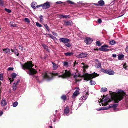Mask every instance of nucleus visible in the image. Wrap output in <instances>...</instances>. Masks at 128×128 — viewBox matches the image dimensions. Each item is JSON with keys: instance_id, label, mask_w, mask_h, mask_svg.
<instances>
[{"instance_id": "obj_60", "label": "nucleus", "mask_w": 128, "mask_h": 128, "mask_svg": "<svg viewBox=\"0 0 128 128\" xmlns=\"http://www.w3.org/2000/svg\"><path fill=\"white\" fill-rule=\"evenodd\" d=\"M126 52H128V46L126 47Z\"/></svg>"}, {"instance_id": "obj_22", "label": "nucleus", "mask_w": 128, "mask_h": 128, "mask_svg": "<svg viewBox=\"0 0 128 128\" xmlns=\"http://www.w3.org/2000/svg\"><path fill=\"white\" fill-rule=\"evenodd\" d=\"M52 63L53 64L52 68L54 70H56L58 67V65L53 62H52Z\"/></svg>"}, {"instance_id": "obj_18", "label": "nucleus", "mask_w": 128, "mask_h": 128, "mask_svg": "<svg viewBox=\"0 0 128 128\" xmlns=\"http://www.w3.org/2000/svg\"><path fill=\"white\" fill-rule=\"evenodd\" d=\"M11 77L12 79H11L10 78H9V80L10 82H13L14 80V79L15 78L16 76V74L15 73H13L11 74Z\"/></svg>"}, {"instance_id": "obj_63", "label": "nucleus", "mask_w": 128, "mask_h": 128, "mask_svg": "<svg viewBox=\"0 0 128 128\" xmlns=\"http://www.w3.org/2000/svg\"><path fill=\"white\" fill-rule=\"evenodd\" d=\"M16 26V24H11L10 25V26H12V27H14V26Z\"/></svg>"}, {"instance_id": "obj_31", "label": "nucleus", "mask_w": 128, "mask_h": 128, "mask_svg": "<svg viewBox=\"0 0 128 128\" xmlns=\"http://www.w3.org/2000/svg\"><path fill=\"white\" fill-rule=\"evenodd\" d=\"M36 3V2H33L31 4V5L32 7L34 9H35V6Z\"/></svg>"}, {"instance_id": "obj_10", "label": "nucleus", "mask_w": 128, "mask_h": 128, "mask_svg": "<svg viewBox=\"0 0 128 128\" xmlns=\"http://www.w3.org/2000/svg\"><path fill=\"white\" fill-rule=\"evenodd\" d=\"M50 6V4L49 2H46L43 4H42V6L43 9H46L48 8Z\"/></svg>"}, {"instance_id": "obj_48", "label": "nucleus", "mask_w": 128, "mask_h": 128, "mask_svg": "<svg viewBox=\"0 0 128 128\" xmlns=\"http://www.w3.org/2000/svg\"><path fill=\"white\" fill-rule=\"evenodd\" d=\"M49 36H50V37L53 39H56V37H55L54 36L52 35H51V34H50Z\"/></svg>"}, {"instance_id": "obj_11", "label": "nucleus", "mask_w": 128, "mask_h": 128, "mask_svg": "<svg viewBox=\"0 0 128 128\" xmlns=\"http://www.w3.org/2000/svg\"><path fill=\"white\" fill-rule=\"evenodd\" d=\"M20 80L18 79L17 81H16L13 83L12 85L13 90H15L17 87V85L18 82H20Z\"/></svg>"}, {"instance_id": "obj_25", "label": "nucleus", "mask_w": 128, "mask_h": 128, "mask_svg": "<svg viewBox=\"0 0 128 128\" xmlns=\"http://www.w3.org/2000/svg\"><path fill=\"white\" fill-rule=\"evenodd\" d=\"M124 55L122 54L118 55V59L119 60H122V59L124 58Z\"/></svg>"}, {"instance_id": "obj_55", "label": "nucleus", "mask_w": 128, "mask_h": 128, "mask_svg": "<svg viewBox=\"0 0 128 128\" xmlns=\"http://www.w3.org/2000/svg\"><path fill=\"white\" fill-rule=\"evenodd\" d=\"M98 21L99 24L101 23L102 22V20L100 18H99L98 20Z\"/></svg>"}, {"instance_id": "obj_45", "label": "nucleus", "mask_w": 128, "mask_h": 128, "mask_svg": "<svg viewBox=\"0 0 128 128\" xmlns=\"http://www.w3.org/2000/svg\"><path fill=\"white\" fill-rule=\"evenodd\" d=\"M126 102L127 105L128 106V95L126 97Z\"/></svg>"}, {"instance_id": "obj_14", "label": "nucleus", "mask_w": 128, "mask_h": 128, "mask_svg": "<svg viewBox=\"0 0 128 128\" xmlns=\"http://www.w3.org/2000/svg\"><path fill=\"white\" fill-rule=\"evenodd\" d=\"M64 25L66 26H72L73 24V22L71 20H64Z\"/></svg>"}, {"instance_id": "obj_64", "label": "nucleus", "mask_w": 128, "mask_h": 128, "mask_svg": "<svg viewBox=\"0 0 128 128\" xmlns=\"http://www.w3.org/2000/svg\"><path fill=\"white\" fill-rule=\"evenodd\" d=\"M86 94L88 96L89 95V93L88 92H86Z\"/></svg>"}, {"instance_id": "obj_5", "label": "nucleus", "mask_w": 128, "mask_h": 128, "mask_svg": "<svg viewBox=\"0 0 128 128\" xmlns=\"http://www.w3.org/2000/svg\"><path fill=\"white\" fill-rule=\"evenodd\" d=\"M97 76L98 74L96 73H94L92 74H87L84 76V80L88 81Z\"/></svg>"}, {"instance_id": "obj_34", "label": "nucleus", "mask_w": 128, "mask_h": 128, "mask_svg": "<svg viewBox=\"0 0 128 128\" xmlns=\"http://www.w3.org/2000/svg\"><path fill=\"white\" fill-rule=\"evenodd\" d=\"M90 84L92 85H94L96 84V82L94 80H90Z\"/></svg>"}, {"instance_id": "obj_44", "label": "nucleus", "mask_w": 128, "mask_h": 128, "mask_svg": "<svg viewBox=\"0 0 128 128\" xmlns=\"http://www.w3.org/2000/svg\"><path fill=\"white\" fill-rule=\"evenodd\" d=\"M4 10L6 12L8 13H10L11 12V10L7 9L6 8H5Z\"/></svg>"}, {"instance_id": "obj_23", "label": "nucleus", "mask_w": 128, "mask_h": 128, "mask_svg": "<svg viewBox=\"0 0 128 128\" xmlns=\"http://www.w3.org/2000/svg\"><path fill=\"white\" fill-rule=\"evenodd\" d=\"M87 55L88 54H87L82 53L80 54L79 55V56L80 58H84L86 57Z\"/></svg>"}, {"instance_id": "obj_27", "label": "nucleus", "mask_w": 128, "mask_h": 128, "mask_svg": "<svg viewBox=\"0 0 128 128\" xmlns=\"http://www.w3.org/2000/svg\"><path fill=\"white\" fill-rule=\"evenodd\" d=\"M64 54L66 56H70L71 55H72L73 53L72 52H64Z\"/></svg>"}, {"instance_id": "obj_26", "label": "nucleus", "mask_w": 128, "mask_h": 128, "mask_svg": "<svg viewBox=\"0 0 128 128\" xmlns=\"http://www.w3.org/2000/svg\"><path fill=\"white\" fill-rule=\"evenodd\" d=\"M118 104H110L108 107L107 108H108V109L110 108H115L118 105Z\"/></svg>"}, {"instance_id": "obj_6", "label": "nucleus", "mask_w": 128, "mask_h": 128, "mask_svg": "<svg viewBox=\"0 0 128 128\" xmlns=\"http://www.w3.org/2000/svg\"><path fill=\"white\" fill-rule=\"evenodd\" d=\"M98 102L99 104L101 103L102 106H106L108 104V103L109 102L108 99L106 97L102 98L99 100Z\"/></svg>"}, {"instance_id": "obj_35", "label": "nucleus", "mask_w": 128, "mask_h": 128, "mask_svg": "<svg viewBox=\"0 0 128 128\" xmlns=\"http://www.w3.org/2000/svg\"><path fill=\"white\" fill-rule=\"evenodd\" d=\"M61 98L62 100L64 102H65L66 99V97L65 95H63L61 96Z\"/></svg>"}, {"instance_id": "obj_51", "label": "nucleus", "mask_w": 128, "mask_h": 128, "mask_svg": "<svg viewBox=\"0 0 128 128\" xmlns=\"http://www.w3.org/2000/svg\"><path fill=\"white\" fill-rule=\"evenodd\" d=\"M67 2L68 3L72 4H74V2L69 0L67 1Z\"/></svg>"}, {"instance_id": "obj_41", "label": "nucleus", "mask_w": 128, "mask_h": 128, "mask_svg": "<svg viewBox=\"0 0 128 128\" xmlns=\"http://www.w3.org/2000/svg\"><path fill=\"white\" fill-rule=\"evenodd\" d=\"M44 26H45V27L48 30V31L49 32H50V31L49 28L47 24H44Z\"/></svg>"}, {"instance_id": "obj_52", "label": "nucleus", "mask_w": 128, "mask_h": 128, "mask_svg": "<svg viewBox=\"0 0 128 128\" xmlns=\"http://www.w3.org/2000/svg\"><path fill=\"white\" fill-rule=\"evenodd\" d=\"M18 47H19V49H20L22 50H24V48L22 46L19 45V46Z\"/></svg>"}, {"instance_id": "obj_17", "label": "nucleus", "mask_w": 128, "mask_h": 128, "mask_svg": "<svg viewBox=\"0 0 128 128\" xmlns=\"http://www.w3.org/2000/svg\"><path fill=\"white\" fill-rule=\"evenodd\" d=\"M106 71V74L109 75H113L114 74V71L111 70L107 69Z\"/></svg>"}, {"instance_id": "obj_53", "label": "nucleus", "mask_w": 128, "mask_h": 128, "mask_svg": "<svg viewBox=\"0 0 128 128\" xmlns=\"http://www.w3.org/2000/svg\"><path fill=\"white\" fill-rule=\"evenodd\" d=\"M42 6V4L37 5L35 7V9L38 8H39L40 7Z\"/></svg>"}, {"instance_id": "obj_59", "label": "nucleus", "mask_w": 128, "mask_h": 128, "mask_svg": "<svg viewBox=\"0 0 128 128\" xmlns=\"http://www.w3.org/2000/svg\"><path fill=\"white\" fill-rule=\"evenodd\" d=\"M112 57L115 58H116V54H113L112 55Z\"/></svg>"}, {"instance_id": "obj_33", "label": "nucleus", "mask_w": 128, "mask_h": 128, "mask_svg": "<svg viewBox=\"0 0 128 128\" xmlns=\"http://www.w3.org/2000/svg\"><path fill=\"white\" fill-rule=\"evenodd\" d=\"M82 65H83V66H82V68H83L84 69H86L88 68V66L87 65H86L84 63H82Z\"/></svg>"}, {"instance_id": "obj_3", "label": "nucleus", "mask_w": 128, "mask_h": 128, "mask_svg": "<svg viewBox=\"0 0 128 128\" xmlns=\"http://www.w3.org/2000/svg\"><path fill=\"white\" fill-rule=\"evenodd\" d=\"M78 77V75L76 73L71 74L70 72L67 70H65L64 72L61 75L59 76V77H61L62 78H68L69 80L71 82L73 80L72 77H73L75 78L76 81H77L76 78Z\"/></svg>"}, {"instance_id": "obj_19", "label": "nucleus", "mask_w": 128, "mask_h": 128, "mask_svg": "<svg viewBox=\"0 0 128 128\" xmlns=\"http://www.w3.org/2000/svg\"><path fill=\"white\" fill-rule=\"evenodd\" d=\"M70 110L68 106H66L64 110V113L65 114L67 115L69 112Z\"/></svg>"}, {"instance_id": "obj_12", "label": "nucleus", "mask_w": 128, "mask_h": 128, "mask_svg": "<svg viewBox=\"0 0 128 128\" xmlns=\"http://www.w3.org/2000/svg\"><path fill=\"white\" fill-rule=\"evenodd\" d=\"M84 42L86 44H89L93 41L92 39L89 37H86L84 40Z\"/></svg>"}, {"instance_id": "obj_61", "label": "nucleus", "mask_w": 128, "mask_h": 128, "mask_svg": "<svg viewBox=\"0 0 128 128\" xmlns=\"http://www.w3.org/2000/svg\"><path fill=\"white\" fill-rule=\"evenodd\" d=\"M3 114V112L2 111H1L0 112V116H1Z\"/></svg>"}, {"instance_id": "obj_57", "label": "nucleus", "mask_w": 128, "mask_h": 128, "mask_svg": "<svg viewBox=\"0 0 128 128\" xmlns=\"http://www.w3.org/2000/svg\"><path fill=\"white\" fill-rule=\"evenodd\" d=\"M14 68L12 67H10L8 68V70H12Z\"/></svg>"}, {"instance_id": "obj_2", "label": "nucleus", "mask_w": 128, "mask_h": 128, "mask_svg": "<svg viewBox=\"0 0 128 128\" xmlns=\"http://www.w3.org/2000/svg\"><path fill=\"white\" fill-rule=\"evenodd\" d=\"M53 76L52 74L48 72H45L42 73V76H35V77L37 81L40 83L44 79L48 81L50 80L53 78Z\"/></svg>"}, {"instance_id": "obj_46", "label": "nucleus", "mask_w": 128, "mask_h": 128, "mask_svg": "<svg viewBox=\"0 0 128 128\" xmlns=\"http://www.w3.org/2000/svg\"><path fill=\"white\" fill-rule=\"evenodd\" d=\"M96 44L98 46H100L101 45V44L100 42L98 41H97L96 42Z\"/></svg>"}, {"instance_id": "obj_20", "label": "nucleus", "mask_w": 128, "mask_h": 128, "mask_svg": "<svg viewBox=\"0 0 128 128\" xmlns=\"http://www.w3.org/2000/svg\"><path fill=\"white\" fill-rule=\"evenodd\" d=\"M97 60L98 62V63L96 64L95 66L96 68H100L102 67L101 63L98 61V60Z\"/></svg>"}, {"instance_id": "obj_58", "label": "nucleus", "mask_w": 128, "mask_h": 128, "mask_svg": "<svg viewBox=\"0 0 128 128\" xmlns=\"http://www.w3.org/2000/svg\"><path fill=\"white\" fill-rule=\"evenodd\" d=\"M62 3V2L61 1H58L56 2V4H60Z\"/></svg>"}, {"instance_id": "obj_38", "label": "nucleus", "mask_w": 128, "mask_h": 128, "mask_svg": "<svg viewBox=\"0 0 128 128\" xmlns=\"http://www.w3.org/2000/svg\"><path fill=\"white\" fill-rule=\"evenodd\" d=\"M18 104V103L17 102H14L12 104V106L14 107H16L17 106Z\"/></svg>"}, {"instance_id": "obj_62", "label": "nucleus", "mask_w": 128, "mask_h": 128, "mask_svg": "<svg viewBox=\"0 0 128 128\" xmlns=\"http://www.w3.org/2000/svg\"><path fill=\"white\" fill-rule=\"evenodd\" d=\"M14 53L17 56H18V53L17 52H14Z\"/></svg>"}, {"instance_id": "obj_43", "label": "nucleus", "mask_w": 128, "mask_h": 128, "mask_svg": "<svg viewBox=\"0 0 128 128\" xmlns=\"http://www.w3.org/2000/svg\"><path fill=\"white\" fill-rule=\"evenodd\" d=\"M128 66H126V64L125 63H124L123 65V67L126 70H127L128 68H127V67Z\"/></svg>"}, {"instance_id": "obj_29", "label": "nucleus", "mask_w": 128, "mask_h": 128, "mask_svg": "<svg viewBox=\"0 0 128 128\" xmlns=\"http://www.w3.org/2000/svg\"><path fill=\"white\" fill-rule=\"evenodd\" d=\"M63 66H65L66 68H67L68 66V62H63Z\"/></svg>"}, {"instance_id": "obj_9", "label": "nucleus", "mask_w": 128, "mask_h": 128, "mask_svg": "<svg viewBox=\"0 0 128 128\" xmlns=\"http://www.w3.org/2000/svg\"><path fill=\"white\" fill-rule=\"evenodd\" d=\"M59 40L60 42L66 44V43H68L69 42V40L67 38H60Z\"/></svg>"}, {"instance_id": "obj_21", "label": "nucleus", "mask_w": 128, "mask_h": 128, "mask_svg": "<svg viewBox=\"0 0 128 128\" xmlns=\"http://www.w3.org/2000/svg\"><path fill=\"white\" fill-rule=\"evenodd\" d=\"M2 50L4 51V52L6 54H8L10 53V50L8 48H4L2 49Z\"/></svg>"}, {"instance_id": "obj_8", "label": "nucleus", "mask_w": 128, "mask_h": 128, "mask_svg": "<svg viewBox=\"0 0 128 128\" xmlns=\"http://www.w3.org/2000/svg\"><path fill=\"white\" fill-rule=\"evenodd\" d=\"M79 90H76L73 93L72 96V98L73 101H74L75 100L76 98L79 94Z\"/></svg>"}, {"instance_id": "obj_16", "label": "nucleus", "mask_w": 128, "mask_h": 128, "mask_svg": "<svg viewBox=\"0 0 128 128\" xmlns=\"http://www.w3.org/2000/svg\"><path fill=\"white\" fill-rule=\"evenodd\" d=\"M7 102L6 100L4 98L2 99L1 102V104L2 106H4L7 104Z\"/></svg>"}, {"instance_id": "obj_13", "label": "nucleus", "mask_w": 128, "mask_h": 128, "mask_svg": "<svg viewBox=\"0 0 128 128\" xmlns=\"http://www.w3.org/2000/svg\"><path fill=\"white\" fill-rule=\"evenodd\" d=\"M88 96H82L79 98L80 101V103L82 104L86 99Z\"/></svg>"}, {"instance_id": "obj_15", "label": "nucleus", "mask_w": 128, "mask_h": 128, "mask_svg": "<svg viewBox=\"0 0 128 128\" xmlns=\"http://www.w3.org/2000/svg\"><path fill=\"white\" fill-rule=\"evenodd\" d=\"M98 4L96 3H93V4L96 6H102L104 5V2L103 0H100L98 2Z\"/></svg>"}, {"instance_id": "obj_4", "label": "nucleus", "mask_w": 128, "mask_h": 128, "mask_svg": "<svg viewBox=\"0 0 128 128\" xmlns=\"http://www.w3.org/2000/svg\"><path fill=\"white\" fill-rule=\"evenodd\" d=\"M118 90L119 93L116 95H114L113 97V99L115 103H118L119 101H121L124 96L123 94L121 93V90Z\"/></svg>"}, {"instance_id": "obj_36", "label": "nucleus", "mask_w": 128, "mask_h": 128, "mask_svg": "<svg viewBox=\"0 0 128 128\" xmlns=\"http://www.w3.org/2000/svg\"><path fill=\"white\" fill-rule=\"evenodd\" d=\"M109 43L111 45H114L116 44L115 41L113 40L110 41L109 42Z\"/></svg>"}, {"instance_id": "obj_7", "label": "nucleus", "mask_w": 128, "mask_h": 128, "mask_svg": "<svg viewBox=\"0 0 128 128\" xmlns=\"http://www.w3.org/2000/svg\"><path fill=\"white\" fill-rule=\"evenodd\" d=\"M109 46L106 44H104L101 46V47L98 49V50L100 51H107L109 49L107 48H108Z\"/></svg>"}, {"instance_id": "obj_24", "label": "nucleus", "mask_w": 128, "mask_h": 128, "mask_svg": "<svg viewBox=\"0 0 128 128\" xmlns=\"http://www.w3.org/2000/svg\"><path fill=\"white\" fill-rule=\"evenodd\" d=\"M70 17V16L69 15L67 16L66 15H60L59 16V18H66Z\"/></svg>"}, {"instance_id": "obj_42", "label": "nucleus", "mask_w": 128, "mask_h": 128, "mask_svg": "<svg viewBox=\"0 0 128 128\" xmlns=\"http://www.w3.org/2000/svg\"><path fill=\"white\" fill-rule=\"evenodd\" d=\"M57 110H56L55 114H54V122H55L56 120V116L55 115V114H56L57 112Z\"/></svg>"}, {"instance_id": "obj_50", "label": "nucleus", "mask_w": 128, "mask_h": 128, "mask_svg": "<svg viewBox=\"0 0 128 128\" xmlns=\"http://www.w3.org/2000/svg\"><path fill=\"white\" fill-rule=\"evenodd\" d=\"M4 3L3 0H0V6H2Z\"/></svg>"}, {"instance_id": "obj_49", "label": "nucleus", "mask_w": 128, "mask_h": 128, "mask_svg": "<svg viewBox=\"0 0 128 128\" xmlns=\"http://www.w3.org/2000/svg\"><path fill=\"white\" fill-rule=\"evenodd\" d=\"M39 18L40 19V22H42L43 20V16L42 15H41L39 17Z\"/></svg>"}, {"instance_id": "obj_54", "label": "nucleus", "mask_w": 128, "mask_h": 128, "mask_svg": "<svg viewBox=\"0 0 128 128\" xmlns=\"http://www.w3.org/2000/svg\"><path fill=\"white\" fill-rule=\"evenodd\" d=\"M3 79V76L2 74H0V80H2Z\"/></svg>"}, {"instance_id": "obj_47", "label": "nucleus", "mask_w": 128, "mask_h": 128, "mask_svg": "<svg viewBox=\"0 0 128 128\" xmlns=\"http://www.w3.org/2000/svg\"><path fill=\"white\" fill-rule=\"evenodd\" d=\"M36 25L38 27H41L42 26V25L40 24L37 22H36Z\"/></svg>"}, {"instance_id": "obj_56", "label": "nucleus", "mask_w": 128, "mask_h": 128, "mask_svg": "<svg viewBox=\"0 0 128 128\" xmlns=\"http://www.w3.org/2000/svg\"><path fill=\"white\" fill-rule=\"evenodd\" d=\"M52 34L54 36H57V34L55 32H52Z\"/></svg>"}, {"instance_id": "obj_32", "label": "nucleus", "mask_w": 128, "mask_h": 128, "mask_svg": "<svg viewBox=\"0 0 128 128\" xmlns=\"http://www.w3.org/2000/svg\"><path fill=\"white\" fill-rule=\"evenodd\" d=\"M107 90V89L106 88H101L100 92H106Z\"/></svg>"}, {"instance_id": "obj_1", "label": "nucleus", "mask_w": 128, "mask_h": 128, "mask_svg": "<svg viewBox=\"0 0 128 128\" xmlns=\"http://www.w3.org/2000/svg\"><path fill=\"white\" fill-rule=\"evenodd\" d=\"M22 68L25 70H28V74L30 75H33L36 73V70L32 68L34 66L32 64V62H28L26 63H24L23 64L20 62Z\"/></svg>"}, {"instance_id": "obj_28", "label": "nucleus", "mask_w": 128, "mask_h": 128, "mask_svg": "<svg viewBox=\"0 0 128 128\" xmlns=\"http://www.w3.org/2000/svg\"><path fill=\"white\" fill-rule=\"evenodd\" d=\"M42 46L44 48V49H45L47 52H49V50L48 48V46L44 44H42Z\"/></svg>"}, {"instance_id": "obj_37", "label": "nucleus", "mask_w": 128, "mask_h": 128, "mask_svg": "<svg viewBox=\"0 0 128 128\" xmlns=\"http://www.w3.org/2000/svg\"><path fill=\"white\" fill-rule=\"evenodd\" d=\"M25 22H27L28 24H29L30 22V20L29 19L27 18H24Z\"/></svg>"}, {"instance_id": "obj_39", "label": "nucleus", "mask_w": 128, "mask_h": 128, "mask_svg": "<svg viewBox=\"0 0 128 128\" xmlns=\"http://www.w3.org/2000/svg\"><path fill=\"white\" fill-rule=\"evenodd\" d=\"M100 71L105 73H106L107 69L105 70L103 68H101L100 70Z\"/></svg>"}, {"instance_id": "obj_40", "label": "nucleus", "mask_w": 128, "mask_h": 128, "mask_svg": "<svg viewBox=\"0 0 128 128\" xmlns=\"http://www.w3.org/2000/svg\"><path fill=\"white\" fill-rule=\"evenodd\" d=\"M66 46L67 47H70L72 46V44L70 43H67L65 44Z\"/></svg>"}, {"instance_id": "obj_30", "label": "nucleus", "mask_w": 128, "mask_h": 128, "mask_svg": "<svg viewBox=\"0 0 128 128\" xmlns=\"http://www.w3.org/2000/svg\"><path fill=\"white\" fill-rule=\"evenodd\" d=\"M108 109V108H107V107H102L100 108L96 109V110L98 111H100L103 110H107Z\"/></svg>"}]
</instances>
